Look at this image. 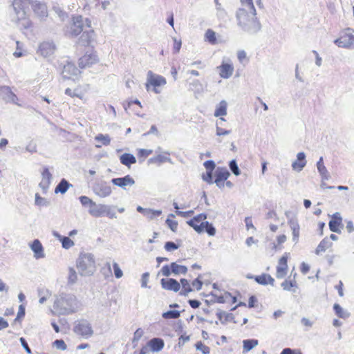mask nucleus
I'll list each match as a JSON object with an SVG mask.
<instances>
[{
    "label": "nucleus",
    "instance_id": "56",
    "mask_svg": "<svg viewBox=\"0 0 354 354\" xmlns=\"http://www.w3.org/2000/svg\"><path fill=\"white\" fill-rule=\"evenodd\" d=\"M143 333H144L143 330L140 328H138L133 334V337L132 339V342H138L142 337Z\"/></svg>",
    "mask_w": 354,
    "mask_h": 354
},
{
    "label": "nucleus",
    "instance_id": "42",
    "mask_svg": "<svg viewBox=\"0 0 354 354\" xmlns=\"http://www.w3.org/2000/svg\"><path fill=\"white\" fill-rule=\"evenodd\" d=\"M35 204L38 206L47 207L50 205L49 201L45 198L41 197L39 194H35Z\"/></svg>",
    "mask_w": 354,
    "mask_h": 354
},
{
    "label": "nucleus",
    "instance_id": "20",
    "mask_svg": "<svg viewBox=\"0 0 354 354\" xmlns=\"http://www.w3.org/2000/svg\"><path fill=\"white\" fill-rule=\"evenodd\" d=\"M287 261L288 258L285 256L280 258L279 265L277 267V278L282 279L286 275L288 269Z\"/></svg>",
    "mask_w": 354,
    "mask_h": 354
},
{
    "label": "nucleus",
    "instance_id": "63",
    "mask_svg": "<svg viewBox=\"0 0 354 354\" xmlns=\"http://www.w3.org/2000/svg\"><path fill=\"white\" fill-rule=\"evenodd\" d=\"M149 272H145L142 275L141 279V286L142 288H147V283L149 281Z\"/></svg>",
    "mask_w": 354,
    "mask_h": 354
},
{
    "label": "nucleus",
    "instance_id": "21",
    "mask_svg": "<svg viewBox=\"0 0 354 354\" xmlns=\"http://www.w3.org/2000/svg\"><path fill=\"white\" fill-rule=\"evenodd\" d=\"M147 346L152 352H159L164 348L165 342L160 337H154L147 342Z\"/></svg>",
    "mask_w": 354,
    "mask_h": 354
},
{
    "label": "nucleus",
    "instance_id": "6",
    "mask_svg": "<svg viewBox=\"0 0 354 354\" xmlns=\"http://www.w3.org/2000/svg\"><path fill=\"white\" fill-rule=\"evenodd\" d=\"M74 333L85 339H88L93 334L91 323L84 319L77 321L73 328Z\"/></svg>",
    "mask_w": 354,
    "mask_h": 354
},
{
    "label": "nucleus",
    "instance_id": "32",
    "mask_svg": "<svg viewBox=\"0 0 354 354\" xmlns=\"http://www.w3.org/2000/svg\"><path fill=\"white\" fill-rule=\"evenodd\" d=\"M180 284L182 285V290L180 292V295L187 297L189 292L193 291V290H192V287L190 286V284H189L188 280H187L186 279H181L180 280Z\"/></svg>",
    "mask_w": 354,
    "mask_h": 354
},
{
    "label": "nucleus",
    "instance_id": "31",
    "mask_svg": "<svg viewBox=\"0 0 354 354\" xmlns=\"http://www.w3.org/2000/svg\"><path fill=\"white\" fill-rule=\"evenodd\" d=\"M227 103L225 100H222L220 102L218 106L216 107L215 112H214V116L218 117V116H223L227 115Z\"/></svg>",
    "mask_w": 354,
    "mask_h": 354
},
{
    "label": "nucleus",
    "instance_id": "4",
    "mask_svg": "<svg viewBox=\"0 0 354 354\" xmlns=\"http://www.w3.org/2000/svg\"><path fill=\"white\" fill-rule=\"evenodd\" d=\"M73 297L66 294H61L56 297L53 307L60 315H68L73 313Z\"/></svg>",
    "mask_w": 354,
    "mask_h": 354
},
{
    "label": "nucleus",
    "instance_id": "60",
    "mask_svg": "<svg viewBox=\"0 0 354 354\" xmlns=\"http://www.w3.org/2000/svg\"><path fill=\"white\" fill-rule=\"evenodd\" d=\"M174 53H179L180 50V48H181V45H182V42H181V40L179 39L178 40L176 37H174Z\"/></svg>",
    "mask_w": 354,
    "mask_h": 354
},
{
    "label": "nucleus",
    "instance_id": "13",
    "mask_svg": "<svg viewBox=\"0 0 354 354\" xmlns=\"http://www.w3.org/2000/svg\"><path fill=\"white\" fill-rule=\"evenodd\" d=\"M88 213L94 217H100L104 214L109 215V206L95 203V205H93L89 209Z\"/></svg>",
    "mask_w": 354,
    "mask_h": 354
},
{
    "label": "nucleus",
    "instance_id": "25",
    "mask_svg": "<svg viewBox=\"0 0 354 354\" xmlns=\"http://www.w3.org/2000/svg\"><path fill=\"white\" fill-rule=\"evenodd\" d=\"M218 68H220V75L221 77L227 79L232 76L234 68L231 64L223 63Z\"/></svg>",
    "mask_w": 354,
    "mask_h": 354
},
{
    "label": "nucleus",
    "instance_id": "17",
    "mask_svg": "<svg viewBox=\"0 0 354 354\" xmlns=\"http://www.w3.org/2000/svg\"><path fill=\"white\" fill-rule=\"evenodd\" d=\"M30 248L34 252V257L37 259L44 258L45 254L44 252V248L39 239H35L30 244Z\"/></svg>",
    "mask_w": 354,
    "mask_h": 354
},
{
    "label": "nucleus",
    "instance_id": "24",
    "mask_svg": "<svg viewBox=\"0 0 354 354\" xmlns=\"http://www.w3.org/2000/svg\"><path fill=\"white\" fill-rule=\"evenodd\" d=\"M230 176V173L225 167H217L215 171L214 183L225 181L229 178Z\"/></svg>",
    "mask_w": 354,
    "mask_h": 354
},
{
    "label": "nucleus",
    "instance_id": "26",
    "mask_svg": "<svg viewBox=\"0 0 354 354\" xmlns=\"http://www.w3.org/2000/svg\"><path fill=\"white\" fill-rule=\"evenodd\" d=\"M120 162L128 167H130V166L134 163L136 162V157L129 153H124L120 157Z\"/></svg>",
    "mask_w": 354,
    "mask_h": 354
},
{
    "label": "nucleus",
    "instance_id": "35",
    "mask_svg": "<svg viewBox=\"0 0 354 354\" xmlns=\"http://www.w3.org/2000/svg\"><path fill=\"white\" fill-rule=\"evenodd\" d=\"M180 312L178 310H168L162 314V317L166 319H177L180 317Z\"/></svg>",
    "mask_w": 354,
    "mask_h": 354
},
{
    "label": "nucleus",
    "instance_id": "18",
    "mask_svg": "<svg viewBox=\"0 0 354 354\" xmlns=\"http://www.w3.org/2000/svg\"><path fill=\"white\" fill-rule=\"evenodd\" d=\"M306 154L304 152H299L297 154V160L292 163V168L297 171H301L306 165Z\"/></svg>",
    "mask_w": 354,
    "mask_h": 354
},
{
    "label": "nucleus",
    "instance_id": "37",
    "mask_svg": "<svg viewBox=\"0 0 354 354\" xmlns=\"http://www.w3.org/2000/svg\"><path fill=\"white\" fill-rule=\"evenodd\" d=\"M212 296L215 297V300L214 301H216L219 304H224L228 301V297H232V295L230 292H225L224 295L217 296L214 293H211Z\"/></svg>",
    "mask_w": 354,
    "mask_h": 354
},
{
    "label": "nucleus",
    "instance_id": "48",
    "mask_svg": "<svg viewBox=\"0 0 354 354\" xmlns=\"http://www.w3.org/2000/svg\"><path fill=\"white\" fill-rule=\"evenodd\" d=\"M80 201L83 206H89L92 207L93 205H95V202L93 201L91 198L86 196H81L80 198Z\"/></svg>",
    "mask_w": 354,
    "mask_h": 354
},
{
    "label": "nucleus",
    "instance_id": "43",
    "mask_svg": "<svg viewBox=\"0 0 354 354\" xmlns=\"http://www.w3.org/2000/svg\"><path fill=\"white\" fill-rule=\"evenodd\" d=\"M95 140L102 142L103 145L107 146L110 145L111 138L107 134L100 133L95 137Z\"/></svg>",
    "mask_w": 354,
    "mask_h": 354
},
{
    "label": "nucleus",
    "instance_id": "40",
    "mask_svg": "<svg viewBox=\"0 0 354 354\" xmlns=\"http://www.w3.org/2000/svg\"><path fill=\"white\" fill-rule=\"evenodd\" d=\"M162 214L161 210H155L151 209H147V212L145 213L144 216L147 217L149 219H153L155 217L160 216Z\"/></svg>",
    "mask_w": 354,
    "mask_h": 354
},
{
    "label": "nucleus",
    "instance_id": "5",
    "mask_svg": "<svg viewBox=\"0 0 354 354\" xmlns=\"http://www.w3.org/2000/svg\"><path fill=\"white\" fill-rule=\"evenodd\" d=\"M73 24L71 26V34L73 36H77L86 28H91V21L88 18H84L81 15L74 16L72 19Z\"/></svg>",
    "mask_w": 354,
    "mask_h": 354
},
{
    "label": "nucleus",
    "instance_id": "49",
    "mask_svg": "<svg viewBox=\"0 0 354 354\" xmlns=\"http://www.w3.org/2000/svg\"><path fill=\"white\" fill-rule=\"evenodd\" d=\"M53 344L58 350L65 351L67 348V346L63 339H56Z\"/></svg>",
    "mask_w": 354,
    "mask_h": 354
},
{
    "label": "nucleus",
    "instance_id": "38",
    "mask_svg": "<svg viewBox=\"0 0 354 354\" xmlns=\"http://www.w3.org/2000/svg\"><path fill=\"white\" fill-rule=\"evenodd\" d=\"M167 161H170V158L167 156H164L162 155H158L157 156L149 158L148 160L149 163H159V164H161V163L167 162Z\"/></svg>",
    "mask_w": 354,
    "mask_h": 354
},
{
    "label": "nucleus",
    "instance_id": "54",
    "mask_svg": "<svg viewBox=\"0 0 354 354\" xmlns=\"http://www.w3.org/2000/svg\"><path fill=\"white\" fill-rule=\"evenodd\" d=\"M166 223L172 232H176L177 227H178V222L177 221L171 220L168 218L166 220Z\"/></svg>",
    "mask_w": 354,
    "mask_h": 354
},
{
    "label": "nucleus",
    "instance_id": "33",
    "mask_svg": "<svg viewBox=\"0 0 354 354\" xmlns=\"http://www.w3.org/2000/svg\"><path fill=\"white\" fill-rule=\"evenodd\" d=\"M333 310L336 315L340 318L346 319L350 316V313H348L346 310H344L338 304H334Z\"/></svg>",
    "mask_w": 354,
    "mask_h": 354
},
{
    "label": "nucleus",
    "instance_id": "28",
    "mask_svg": "<svg viewBox=\"0 0 354 354\" xmlns=\"http://www.w3.org/2000/svg\"><path fill=\"white\" fill-rule=\"evenodd\" d=\"M70 187H72V185L70 184L65 178H62L55 187V192L56 194H64Z\"/></svg>",
    "mask_w": 354,
    "mask_h": 354
},
{
    "label": "nucleus",
    "instance_id": "16",
    "mask_svg": "<svg viewBox=\"0 0 354 354\" xmlns=\"http://www.w3.org/2000/svg\"><path fill=\"white\" fill-rule=\"evenodd\" d=\"M42 179L39 183V187L43 190L44 193L47 192L49 185L50 184V181L53 178L52 174L49 171L47 167H45L41 173Z\"/></svg>",
    "mask_w": 354,
    "mask_h": 354
},
{
    "label": "nucleus",
    "instance_id": "44",
    "mask_svg": "<svg viewBox=\"0 0 354 354\" xmlns=\"http://www.w3.org/2000/svg\"><path fill=\"white\" fill-rule=\"evenodd\" d=\"M77 279V272L73 268H68V283L73 284L76 282Z\"/></svg>",
    "mask_w": 354,
    "mask_h": 354
},
{
    "label": "nucleus",
    "instance_id": "27",
    "mask_svg": "<svg viewBox=\"0 0 354 354\" xmlns=\"http://www.w3.org/2000/svg\"><path fill=\"white\" fill-rule=\"evenodd\" d=\"M332 243L329 241V239L326 237L324 238L317 245L315 250V254L319 255L322 252H324L328 248L331 247Z\"/></svg>",
    "mask_w": 354,
    "mask_h": 354
},
{
    "label": "nucleus",
    "instance_id": "46",
    "mask_svg": "<svg viewBox=\"0 0 354 354\" xmlns=\"http://www.w3.org/2000/svg\"><path fill=\"white\" fill-rule=\"evenodd\" d=\"M268 274H262L261 275H257L254 277V281L259 284L266 286L268 285L267 282Z\"/></svg>",
    "mask_w": 354,
    "mask_h": 354
},
{
    "label": "nucleus",
    "instance_id": "45",
    "mask_svg": "<svg viewBox=\"0 0 354 354\" xmlns=\"http://www.w3.org/2000/svg\"><path fill=\"white\" fill-rule=\"evenodd\" d=\"M229 167L231 171L235 175V176H239L241 174L240 169L238 167L237 162L236 160L233 159L229 162Z\"/></svg>",
    "mask_w": 354,
    "mask_h": 354
},
{
    "label": "nucleus",
    "instance_id": "34",
    "mask_svg": "<svg viewBox=\"0 0 354 354\" xmlns=\"http://www.w3.org/2000/svg\"><path fill=\"white\" fill-rule=\"evenodd\" d=\"M203 225V232L204 231L206 232V233L209 236H214L216 234V228L213 226V225L208 221H204L202 222Z\"/></svg>",
    "mask_w": 354,
    "mask_h": 354
},
{
    "label": "nucleus",
    "instance_id": "57",
    "mask_svg": "<svg viewBox=\"0 0 354 354\" xmlns=\"http://www.w3.org/2000/svg\"><path fill=\"white\" fill-rule=\"evenodd\" d=\"M203 165L206 168L207 171L213 172V170L215 169L216 167L215 162L212 160L205 161Z\"/></svg>",
    "mask_w": 354,
    "mask_h": 354
},
{
    "label": "nucleus",
    "instance_id": "47",
    "mask_svg": "<svg viewBox=\"0 0 354 354\" xmlns=\"http://www.w3.org/2000/svg\"><path fill=\"white\" fill-rule=\"evenodd\" d=\"M62 247L65 249H69L74 245V242L67 236H63L60 239Z\"/></svg>",
    "mask_w": 354,
    "mask_h": 354
},
{
    "label": "nucleus",
    "instance_id": "1",
    "mask_svg": "<svg viewBox=\"0 0 354 354\" xmlns=\"http://www.w3.org/2000/svg\"><path fill=\"white\" fill-rule=\"evenodd\" d=\"M32 6L35 14L40 19L48 16L47 6L45 3L34 0H13L14 12L11 15V21L19 28L28 29L31 26V21L26 17V9Z\"/></svg>",
    "mask_w": 354,
    "mask_h": 354
},
{
    "label": "nucleus",
    "instance_id": "11",
    "mask_svg": "<svg viewBox=\"0 0 354 354\" xmlns=\"http://www.w3.org/2000/svg\"><path fill=\"white\" fill-rule=\"evenodd\" d=\"M160 284L164 290H172L177 292L180 289V283L173 278L162 279L160 280Z\"/></svg>",
    "mask_w": 354,
    "mask_h": 354
},
{
    "label": "nucleus",
    "instance_id": "55",
    "mask_svg": "<svg viewBox=\"0 0 354 354\" xmlns=\"http://www.w3.org/2000/svg\"><path fill=\"white\" fill-rule=\"evenodd\" d=\"M113 268L114 270L115 277L117 279L121 278L123 275V272H122V270L120 268L119 265L116 262H114L113 263Z\"/></svg>",
    "mask_w": 354,
    "mask_h": 354
},
{
    "label": "nucleus",
    "instance_id": "41",
    "mask_svg": "<svg viewBox=\"0 0 354 354\" xmlns=\"http://www.w3.org/2000/svg\"><path fill=\"white\" fill-rule=\"evenodd\" d=\"M195 348L197 351H201L203 354L210 353L209 347L203 344L201 341L196 343Z\"/></svg>",
    "mask_w": 354,
    "mask_h": 354
},
{
    "label": "nucleus",
    "instance_id": "15",
    "mask_svg": "<svg viewBox=\"0 0 354 354\" xmlns=\"http://www.w3.org/2000/svg\"><path fill=\"white\" fill-rule=\"evenodd\" d=\"M55 50V45L53 42L45 41L39 45L38 52L44 57L52 55Z\"/></svg>",
    "mask_w": 354,
    "mask_h": 354
},
{
    "label": "nucleus",
    "instance_id": "52",
    "mask_svg": "<svg viewBox=\"0 0 354 354\" xmlns=\"http://www.w3.org/2000/svg\"><path fill=\"white\" fill-rule=\"evenodd\" d=\"M212 173V171H207L205 174L202 175V179L209 185L213 184L214 181L213 180Z\"/></svg>",
    "mask_w": 354,
    "mask_h": 354
},
{
    "label": "nucleus",
    "instance_id": "36",
    "mask_svg": "<svg viewBox=\"0 0 354 354\" xmlns=\"http://www.w3.org/2000/svg\"><path fill=\"white\" fill-rule=\"evenodd\" d=\"M205 39L209 41L211 44L216 43V32L212 29H207L205 34Z\"/></svg>",
    "mask_w": 354,
    "mask_h": 354
},
{
    "label": "nucleus",
    "instance_id": "62",
    "mask_svg": "<svg viewBox=\"0 0 354 354\" xmlns=\"http://www.w3.org/2000/svg\"><path fill=\"white\" fill-rule=\"evenodd\" d=\"M162 274L165 277H169L171 273V269L170 266L169 265H165L160 270Z\"/></svg>",
    "mask_w": 354,
    "mask_h": 354
},
{
    "label": "nucleus",
    "instance_id": "30",
    "mask_svg": "<svg viewBox=\"0 0 354 354\" xmlns=\"http://www.w3.org/2000/svg\"><path fill=\"white\" fill-rule=\"evenodd\" d=\"M243 352L247 353L259 344V341L255 339H247L243 341Z\"/></svg>",
    "mask_w": 354,
    "mask_h": 354
},
{
    "label": "nucleus",
    "instance_id": "7",
    "mask_svg": "<svg viewBox=\"0 0 354 354\" xmlns=\"http://www.w3.org/2000/svg\"><path fill=\"white\" fill-rule=\"evenodd\" d=\"M93 191L94 194L100 198H106L109 196L112 193L110 185L105 181L96 182L93 185Z\"/></svg>",
    "mask_w": 354,
    "mask_h": 354
},
{
    "label": "nucleus",
    "instance_id": "9",
    "mask_svg": "<svg viewBox=\"0 0 354 354\" xmlns=\"http://www.w3.org/2000/svg\"><path fill=\"white\" fill-rule=\"evenodd\" d=\"M167 83L166 79L159 75L153 74L152 71H149L147 73V82L146 84L147 89L149 88V84L152 85L153 87L165 85Z\"/></svg>",
    "mask_w": 354,
    "mask_h": 354
},
{
    "label": "nucleus",
    "instance_id": "39",
    "mask_svg": "<svg viewBox=\"0 0 354 354\" xmlns=\"http://www.w3.org/2000/svg\"><path fill=\"white\" fill-rule=\"evenodd\" d=\"M317 170L321 176L322 180H328L330 178V175L325 166L318 167Z\"/></svg>",
    "mask_w": 354,
    "mask_h": 354
},
{
    "label": "nucleus",
    "instance_id": "12",
    "mask_svg": "<svg viewBox=\"0 0 354 354\" xmlns=\"http://www.w3.org/2000/svg\"><path fill=\"white\" fill-rule=\"evenodd\" d=\"M98 58L97 55L94 53H86L84 55H83L82 57L79 59V66L81 68H84L86 67H90L93 64L97 62Z\"/></svg>",
    "mask_w": 354,
    "mask_h": 354
},
{
    "label": "nucleus",
    "instance_id": "29",
    "mask_svg": "<svg viewBox=\"0 0 354 354\" xmlns=\"http://www.w3.org/2000/svg\"><path fill=\"white\" fill-rule=\"evenodd\" d=\"M172 274L178 275L180 274H185L187 272V268L185 266L177 264L176 262H172L170 264Z\"/></svg>",
    "mask_w": 354,
    "mask_h": 354
},
{
    "label": "nucleus",
    "instance_id": "8",
    "mask_svg": "<svg viewBox=\"0 0 354 354\" xmlns=\"http://www.w3.org/2000/svg\"><path fill=\"white\" fill-rule=\"evenodd\" d=\"M207 216L205 213L199 214L195 216L193 218L187 221V223L198 233L203 232V225L202 222H204Z\"/></svg>",
    "mask_w": 354,
    "mask_h": 354
},
{
    "label": "nucleus",
    "instance_id": "3",
    "mask_svg": "<svg viewBox=\"0 0 354 354\" xmlns=\"http://www.w3.org/2000/svg\"><path fill=\"white\" fill-rule=\"evenodd\" d=\"M77 268L82 276H91L95 270L94 255L91 253H80L76 261Z\"/></svg>",
    "mask_w": 354,
    "mask_h": 354
},
{
    "label": "nucleus",
    "instance_id": "19",
    "mask_svg": "<svg viewBox=\"0 0 354 354\" xmlns=\"http://www.w3.org/2000/svg\"><path fill=\"white\" fill-rule=\"evenodd\" d=\"M82 32V34L78 39V44L84 46L89 45L94 36L93 30L91 27L89 29L86 28Z\"/></svg>",
    "mask_w": 354,
    "mask_h": 354
},
{
    "label": "nucleus",
    "instance_id": "58",
    "mask_svg": "<svg viewBox=\"0 0 354 354\" xmlns=\"http://www.w3.org/2000/svg\"><path fill=\"white\" fill-rule=\"evenodd\" d=\"M25 307L24 305H20L19 306V310L17 313V317L15 319V322L19 321L21 318L25 316Z\"/></svg>",
    "mask_w": 354,
    "mask_h": 354
},
{
    "label": "nucleus",
    "instance_id": "23",
    "mask_svg": "<svg viewBox=\"0 0 354 354\" xmlns=\"http://www.w3.org/2000/svg\"><path fill=\"white\" fill-rule=\"evenodd\" d=\"M79 70L72 63L68 62L63 67L62 75L64 78L69 79L71 76L77 75Z\"/></svg>",
    "mask_w": 354,
    "mask_h": 354
},
{
    "label": "nucleus",
    "instance_id": "50",
    "mask_svg": "<svg viewBox=\"0 0 354 354\" xmlns=\"http://www.w3.org/2000/svg\"><path fill=\"white\" fill-rule=\"evenodd\" d=\"M281 286L283 290L290 291L291 288L296 286V281L285 280Z\"/></svg>",
    "mask_w": 354,
    "mask_h": 354
},
{
    "label": "nucleus",
    "instance_id": "64",
    "mask_svg": "<svg viewBox=\"0 0 354 354\" xmlns=\"http://www.w3.org/2000/svg\"><path fill=\"white\" fill-rule=\"evenodd\" d=\"M281 354H301L300 351H296L295 350L290 348H286L282 350Z\"/></svg>",
    "mask_w": 354,
    "mask_h": 354
},
{
    "label": "nucleus",
    "instance_id": "59",
    "mask_svg": "<svg viewBox=\"0 0 354 354\" xmlns=\"http://www.w3.org/2000/svg\"><path fill=\"white\" fill-rule=\"evenodd\" d=\"M230 133H231L230 130L224 129L221 127H218V124L216 125V134L218 136L229 135Z\"/></svg>",
    "mask_w": 354,
    "mask_h": 354
},
{
    "label": "nucleus",
    "instance_id": "61",
    "mask_svg": "<svg viewBox=\"0 0 354 354\" xmlns=\"http://www.w3.org/2000/svg\"><path fill=\"white\" fill-rule=\"evenodd\" d=\"M38 296L39 297H50L51 296V292L46 289V288H39L38 290Z\"/></svg>",
    "mask_w": 354,
    "mask_h": 354
},
{
    "label": "nucleus",
    "instance_id": "22",
    "mask_svg": "<svg viewBox=\"0 0 354 354\" xmlns=\"http://www.w3.org/2000/svg\"><path fill=\"white\" fill-rule=\"evenodd\" d=\"M0 93L3 95V97L6 101L17 104V97L9 86H4L1 87Z\"/></svg>",
    "mask_w": 354,
    "mask_h": 354
},
{
    "label": "nucleus",
    "instance_id": "51",
    "mask_svg": "<svg viewBox=\"0 0 354 354\" xmlns=\"http://www.w3.org/2000/svg\"><path fill=\"white\" fill-rule=\"evenodd\" d=\"M164 248L167 251L171 252L177 250L179 245L173 241H167L165 243Z\"/></svg>",
    "mask_w": 354,
    "mask_h": 354
},
{
    "label": "nucleus",
    "instance_id": "10",
    "mask_svg": "<svg viewBox=\"0 0 354 354\" xmlns=\"http://www.w3.org/2000/svg\"><path fill=\"white\" fill-rule=\"evenodd\" d=\"M111 183L115 186L126 189L127 186H133L135 184L134 179L130 176L127 175L124 177L112 178Z\"/></svg>",
    "mask_w": 354,
    "mask_h": 354
},
{
    "label": "nucleus",
    "instance_id": "53",
    "mask_svg": "<svg viewBox=\"0 0 354 354\" xmlns=\"http://www.w3.org/2000/svg\"><path fill=\"white\" fill-rule=\"evenodd\" d=\"M241 2L242 5L245 6L244 8H248V11L256 10L252 0H241Z\"/></svg>",
    "mask_w": 354,
    "mask_h": 354
},
{
    "label": "nucleus",
    "instance_id": "14",
    "mask_svg": "<svg viewBox=\"0 0 354 354\" xmlns=\"http://www.w3.org/2000/svg\"><path fill=\"white\" fill-rule=\"evenodd\" d=\"M333 219L328 223L329 229L331 232L337 234L341 233L339 226L342 225V218L339 212H335L332 216Z\"/></svg>",
    "mask_w": 354,
    "mask_h": 354
},
{
    "label": "nucleus",
    "instance_id": "2",
    "mask_svg": "<svg viewBox=\"0 0 354 354\" xmlns=\"http://www.w3.org/2000/svg\"><path fill=\"white\" fill-rule=\"evenodd\" d=\"M236 18L238 26L248 35H256L261 29V24L257 17L256 10L248 11L245 8H239L236 11Z\"/></svg>",
    "mask_w": 354,
    "mask_h": 354
}]
</instances>
